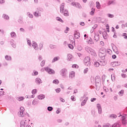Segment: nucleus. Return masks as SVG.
Listing matches in <instances>:
<instances>
[{
    "mask_svg": "<svg viewBox=\"0 0 127 127\" xmlns=\"http://www.w3.org/2000/svg\"><path fill=\"white\" fill-rule=\"evenodd\" d=\"M84 64L88 67L91 66V58L89 57H86L84 59Z\"/></svg>",
    "mask_w": 127,
    "mask_h": 127,
    "instance_id": "obj_1",
    "label": "nucleus"
},
{
    "mask_svg": "<svg viewBox=\"0 0 127 127\" xmlns=\"http://www.w3.org/2000/svg\"><path fill=\"white\" fill-rule=\"evenodd\" d=\"M87 51L88 53H90L91 55H93V56H97V54L96 53L95 50L88 48L87 49Z\"/></svg>",
    "mask_w": 127,
    "mask_h": 127,
    "instance_id": "obj_2",
    "label": "nucleus"
},
{
    "mask_svg": "<svg viewBox=\"0 0 127 127\" xmlns=\"http://www.w3.org/2000/svg\"><path fill=\"white\" fill-rule=\"evenodd\" d=\"M60 74L63 77H65L67 75V69L65 68H63L61 71Z\"/></svg>",
    "mask_w": 127,
    "mask_h": 127,
    "instance_id": "obj_3",
    "label": "nucleus"
},
{
    "mask_svg": "<svg viewBox=\"0 0 127 127\" xmlns=\"http://www.w3.org/2000/svg\"><path fill=\"white\" fill-rule=\"evenodd\" d=\"M24 112V108L21 107L20 108V111L18 113L19 117H23Z\"/></svg>",
    "mask_w": 127,
    "mask_h": 127,
    "instance_id": "obj_4",
    "label": "nucleus"
},
{
    "mask_svg": "<svg viewBox=\"0 0 127 127\" xmlns=\"http://www.w3.org/2000/svg\"><path fill=\"white\" fill-rule=\"evenodd\" d=\"M45 70L48 72L49 74H55V71L54 70L48 67H45Z\"/></svg>",
    "mask_w": 127,
    "mask_h": 127,
    "instance_id": "obj_5",
    "label": "nucleus"
},
{
    "mask_svg": "<svg viewBox=\"0 0 127 127\" xmlns=\"http://www.w3.org/2000/svg\"><path fill=\"white\" fill-rule=\"evenodd\" d=\"M96 83H101V77L99 76H96L95 78Z\"/></svg>",
    "mask_w": 127,
    "mask_h": 127,
    "instance_id": "obj_6",
    "label": "nucleus"
},
{
    "mask_svg": "<svg viewBox=\"0 0 127 127\" xmlns=\"http://www.w3.org/2000/svg\"><path fill=\"white\" fill-rule=\"evenodd\" d=\"M71 4L73 5V6H75L76 7H78V8H80L81 6L80 5V4L79 3L75 2H72L71 3Z\"/></svg>",
    "mask_w": 127,
    "mask_h": 127,
    "instance_id": "obj_7",
    "label": "nucleus"
},
{
    "mask_svg": "<svg viewBox=\"0 0 127 127\" xmlns=\"http://www.w3.org/2000/svg\"><path fill=\"white\" fill-rule=\"evenodd\" d=\"M69 78L71 79H73V78H75V72L74 71H71L69 73Z\"/></svg>",
    "mask_w": 127,
    "mask_h": 127,
    "instance_id": "obj_8",
    "label": "nucleus"
},
{
    "mask_svg": "<svg viewBox=\"0 0 127 127\" xmlns=\"http://www.w3.org/2000/svg\"><path fill=\"white\" fill-rule=\"evenodd\" d=\"M112 66L115 67V66H119V65H121V63L119 62H114L111 63Z\"/></svg>",
    "mask_w": 127,
    "mask_h": 127,
    "instance_id": "obj_9",
    "label": "nucleus"
},
{
    "mask_svg": "<svg viewBox=\"0 0 127 127\" xmlns=\"http://www.w3.org/2000/svg\"><path fill=\"white\" fill-rule=\"evenodd\" d=\"M99 56L100 58L104 59L106 56V53H99Z\"/></svg>",
    "mask_w": 127,
    "mask_h": 127,
    "instance_id": "obj_10",
    "label": "nucleus"
},
{
    "mask_svg": "<svg viewBox=\"0 0 127 127\" xmlns=\"http://www.w3.org/2000/svg\"><path fill=\"white\" fill-rule=\"evenodd\" d=\"M99 53H106V49L104 48H101L99 50Z\"/></svg>",
    "mask_w": 127,
    "mask_h": 127,
    "instance_id": "obj_11",
    "label": "nucleus"
},
{
    "mask_svg": "<svg viewBox=\"0 0 127 127\" xmlns=\"http://www.w3.org/2000/svg\"><path fill=\"white\" fill-rule=\"evenodd\" d=\"M122 124L125 125L127 124V120H126V117L125 116L122 117Z\"/></svg>",
    "mask_w": 127,
    "mask_h": 127,
    "instance_id": "obj_12",
    "label": "nucleus"
},
{
    "mask_svg": "<svg viewBox=\"0 0 127 127\" xmlns=\"http://www.w3.org/2000/svg\"><path fill=\"white\" fill-rule=\"evenodd\" d=\"M32 46L36 50H37V49H38V46L37 45V44L36 42H34L33 43Z\"/></svg>",
    "mask_w": 127,
    "mask_h": 127,
    "instance_id": "obj_13",
    "label": "nucleus"
},
{
    "mask_svg": "<svg viewBox=\"0 0 127 127\" xmlns=\"http://www.w3.org/2000/svg\"><path fill=\"white\" fill-rule=\"evenodd\" d=\"M64 3H63L62 5H61V12H62V13H63V12H64Z\"/></svg>",
    "mask_w": 127,
    "mask_h": 127,
    "instance_id": "obj_14",
    "label": "nucleus"
},
{
    "mask_svg": "<svg viewBox=\"0 0 127 127\" xmlns=\"http://www.w3.org/2000/svg\"><path fill=\"white\" fill-rule=\"evenodd\" d=\"M63 13H64V16H69V12H68V10L65 9L63 12Z\"/></svg>",
    "mask_w": 127,
    "mask_h": 127,
    "instance_id": "obj_15",
    "label": "nucleus"
},
{
    "mask_svg": "<svg viewBox=\"0 0 127 127\" xmlns=\"http://www.w3.org/2000/svg\"><path fill=\"white\" fill-rule=\"evenodd\" d=\"M113 127H121V125L119 122H117L116 123H115L113 126Z\"/></svg>",
    "mask_w": 127,
    "mask_h": 127,
    "instance_id": "obj_16",
    "label": "nucleus"
},
{
    "mask_svg": "<svg viewBox=\"0 0 127 127\" xmlns=\"http://www.w3.org/2000/svg\"><path fill=\"white\" fill-rule=\"evenodd\" d=\"M45 98V96L44 95H40L38 96V99H39V100H43Z\"/></svg>",
    "mask_w": 127,
    "mask_h": 127,
    "instance_id": "obj_17",
    "label": "nucleus"
},
{
    "mask_svg": "<svg viewBox=\"0 0 127 127\" xmlns=\"http://www.w3.org/2000/svg\"><path fill=\"white\" fill-rule=\"evenodd\" d=\"M97 108L98 109V113L99 114H102V108H101V106L100 105H97Z\"/></svg>",
    "mask_w": 127,
    "mask_h": 127,
    "instance_id": "obj_18",
    "label": "nucleus"
},
{
    "mask_svg": "<svg viewBox=\"0 0 127 127\" xmlns=\"http://www.w3.org/2000/svg\"><path fill=\"white\" fill-rule=\"evenodd\" d=\"M36 82L38 84H41V83H42V81L41 80V79H40V78H37L36 79Z\"/></svg>",
    "mask_w": 127,
    "mask_h": 127,
    "instance_id": "obj_19",
    "label": "nucleus"
},
{
    "mask_svg": "<svg viewBox=\"0 0 127 127\" xmlns=\"http://www.w3.org/2000/svg\"><path fill=\"white\" fill-rule=\"evenodd\" d=\"M74 37L76 39H78V38H80V33H75L74 34Z\"/></svg>",
    "mask_w": 127,
    "mask_h": 127,
    "instance_id": "obj_20",
    "label": "nucleus"
},
{
    "mask_svg": "<svg viewBox=\"0 0 127 127\" xmlns=\"http://www.w3.org/2000/svg\"><path fill=\"white\" fill-rule=\"evenodd\" d=\"M60 59V58H59V57H56L53 59L52 62L53 63H54V62H56V61H58V60H59Z\"/></svg>",
    "mask_w": 127,
    "mask_h": 127,
    "instance_id": "obj_21",
    "label": "nucleus"
},
{
    "mask_svg": "<svg viewBox=\"0 0 127 127\" xmlns=\"http://www.w3.org/2000/svg\"><path fill=\"white\" fill-rule=\"evenodd\" d=\"M10 44H11V45H12V46L14 47V48H15L16 47V45H15L14 41L13 40L11 41Z\"/></svg>",
    "mask_w": 127,
    "mask_h": 127,
    "instance_id": "obj_22",
    "label": "nucleus"
},
{
    "mask_svg": "<svg viewBox=\"0 0 127 127\" xmlns=\"http://www.w3.org/2000/svg\"><path fill=\"white\" fill-rule=\"evenodd\" d=\"M87 101H88V98L84 99L81 103V106H85L86 103H87Z\"/></svg>",
    "mask_w": 127,
    "mask_h": 127,
    "instance_id": "obj_23",
    "label": "nucleus"
},
{
    "mask_svg": "<svg viewBox=\"0 0 127 127\" xmlns=\"http://www.w3.org/2000/svg\"><path fill=\"white\" fill-rule=\"evenodd\" d=\"M96 7L98 9H100L101 8V4H100V2L98 1L96 2Z\"/></svg>",
    "mask_w": 127,
    "mask_h": 127,
    "instance_id": "obj_24",
    "label": "nucleus"
},
{
    "mask_svg": "<svg viewBox=\"0 0 127 127\" xmlns=\"http://www.w3.org/2000/svg\"><path fill=\"white\" fill-rule=\"evenodd\" d=\"M34 15H35V16H40V13H39V12L37 11V12H34Z\"/></svg>",
    "mask_w": 127,
    "mask_h": 127,
    "instance_id": "obj_25",
    "label": "nucleus"
},
{
    "mask_svg": "<svg viewBox=\"0 0 127 127\" xmlns=\"http://www.w3.org/2000/svg\"><path fill=\"white\" fill-rule=\"evenodd\" d=\"M53 84H56V85H58L59 84V80L58 79H55L53 81Z\"/></svg>",
    "mask_w": 127,
    "mask_h": 127,
    "instance_id": "obj_26",
    "label": "nucleus"
},
{
    "mask_svg": "<svg viewBox=\"0 0 127 127\" xmlns=\"http://www.w3.org/2000/svg\"><path fill=\"white\" fill-rule=\"evenodd\" d=\"M21 127H25V122L24 121H21Z\"/></svg>",
    "mask_w": 127,
    "mask_h": 127,
    "instance_id": "obj_27",
    "label": "nucleus"
},
{
    "mask_svg": "<svg viewBox=\"0 0 127 127\" xmlns=\"http://www.w3.org/2000/svg\"><path fill=\"white\" fill-rule=\"evenodd\" d=\"M3 17H4L5 19H9V17L5 14H3Z\"/></svg>",
    "mask_w": 127,
    "mask_h": 127,
    "instance_id": "obj_28",
    "label": "nucleus"
},
{
    "mask_svg": "<svg viewBox=\"0 0 127 127\" xmlns=\"http://www.w3.org/2000/svg\"><path fill=\"white\" fill-rule=\"evenodd\" d=\"M5 59L6 60H11V57L9 56H5Z\"/></svg>",
    "mask_w": 127,
    "mask_h": 127,
    "instance_id": "obj_29",
    "label": "nucleus"
},
{
    "mask_svg": "<svg viewBox=\"0 0 127 127\" xmlns=\"http://www.w3.org/2000/svg\"><path fill=\"white\" fill-rule=\"evenodd\" d=\"M94 66L95 67H99L100 66V64L99 62H96L94 63Z\"/></svg>",
    "mask_w": 127,
    "mask_h": 127,
    "instance_id": "obj_30",
    "label": "nucleus"
},
{
    "mask_svg": "<svg viewBox=\"0 0 127 127\" xmlns=\"http://www.w3.org/2000/svg\"><path fill=\"white\" fill-rule=\"evenodd\" d=\"M57 20H58V21H60V22H63V20L59 17H57Z\"/></svg>",
    "mask_w": 127,
    "mask_h": 127,
    "instance_id": "obj_31",
    "label": "nucleus"
},
{
    "mask_svg": "<svg viewBox=\"0 0 127 127\" xmlns=\"http://www.w3.org/2000/svg\"><path fill=\"white\" fill-rule=\"evenodd\" d=\"M18 100L20 101H23V100H24V97L21 96V97H19L18 98Z\"/></svg>",
    "mask_w": 127,
    "mask_h": 127,
    "instance_id": "obj_32",
    "label": "nucleus"
},
{
    "mask_svg": "<svg viewBox=\"0 0 127 127\" xmlns=\"http://www.w3.org/2000/svg\"><path fill=\"white\" fill-rule=\"evenodd\" d=\"M95 13V8H92L91 11L90 12V14L93 15Z\"/></svg>",
    "mask_w": 127,
    "mask_h": 127,
    "instance_id": "obj_33",
    "label": "nucleus"
},
{
    "mask_svg": "<svg viewBox=\"0 0 127 127\" xmlns=\"http://www.w3.org/2000/svg\"><path fill=\"white\" fill-rule=\"evenodd\" d=\"M72 67V68H75L76 69L79 68V66L76 64H73Z\"/></svg>",
    "mask_w": 127,
    "mask_h": 127,
    "instance_id": "obj_34",
    "label": "nucleus"
},
{
    "mask_svg": "<svg viewBox=\"0 0 127 127\" xmlns=\"http://www.w3.org/2000/svg\"><path fill=\"white\" fill-rule=\"evenodd\" d=\"M27 14H28V16H29V17H30V18H32L33 17V15L31 14L30 13L28 12Z\"/></svg>",
    "mask_w": 127,
    "mask_h": 127,
    "instance_id": "obj_35",
    "label": "nucleus"
},
{
    "mask_svg": "<svg viewBox=\"0 0 127 127\" xmlns=\"http://www.w3.org/2000/svg\"><path fill=\"white\" fill-rule=\"evenodd\" d=\"M44 65H45V61H42V62L41 63V66L42 67H43V66H44Z\"/></svg>",
    "mask_w": 127,
    "mask_h": 127,
    "instance_id": "obj_36",
    "label": "nucleus"
},
{
    "mask_svg": "<svg viewBox=\"0 0 127 127\" xmlns=\"http://www.w3.org/2000/svg\"><path fill=\"white\" fill-rule=\"evenodd\" d=\"M16 34H15V33L14 32H12L11 33V36H12V37H14L16 36Z\"/></svg>",
    "mask_w": 127,
    "mask_h": 127,
    "instance_id": "obj_37",
    "label": "nucleus"
},
{
    "mask_svg": "<svg viewBox=\"0 0 127 127\" xmlns=\"http://www.w3.org/2000/svg\"><path fill=\"white\" fill-rule=\"evenodd\" d=\"M124 91L122 90L120 92H119V94L120 96H123V95H124Z\"/></svg>",
    "mask_w": 127,
    "mask_h": 127,
    "instance_id": "obj_38",
    "label": "nucleus"
},
{
    "mask_svg": "<svg viewBox=\"0 0 127 127\" xmlns=\"http://www.w3.org/2000/svg\"><path fill=\"white\" fill-rule=\"evenodd\" d=\"M32 94H33V95L36 94V93H37V90H36V89H33V90H32Z\"/></svg>",
    "mask_w": 127,
    "mask_h": 127,
    "instance_id": "obj_39",
    "label": "nucleus"
},
{
    "mask_svg": "<svg viewBox=\"0 0 127 127\" xmlns=\"http://www.w3.org/2000/svg\"><path fill=\"white\" fill-rule=\"evenodd\" d=\"M50 48H52V49H54V48H55L56 47V46L51 44L50 46Z\"/></svg>",
    "mask_w": 127,
    "mask_h": 127,
    "instance_id": "obj_40",
    "label": "nucleus"
},
{
    "mask_svg": "<svg viewBox=\"0 0 127 127\" xmlns=\"http://www.w3.org/2000/svg\"><path fill=\"white\" fill-rule=\"evenodd\" d=\"M68 47L70 48V49H73L74 48V46L72 44H69Z\"/></svg>",
    "mask_w": 127,
    "mask_h": 127,
    "instance_id": "obj_41",
    "label": "nucleus"
},
{
    "mask_svg": "<svg viewBox=\"0 0 127 127\" xmlns=\"http://www.w3.org/2000/svg\"><path fill=\"white\" fill-rule=\"evenodd\" d=\"M69 30H70V29L68 27H66V30L64 31L65 33H68Z\"/></svg>",
    "mask_w": 127,
    "mask_h": 127,
    "instance_id": "obj_42",
    "label": "nucleus"
},
{
    "mask_svg": "<svg viewBox=\"0 0 127 127\" xmlns=\"http://www.w3.org/2000/svg\"><path fill=\"white\" fill-rule=\"evenodd\" d=\"M110 117H111V118H113V119H116V118H117V115H111V116H110Z\"/></svg>",
    "mask_w": 127,
    "mask_h": 127,
    "instance_id": "obj_43",
    "label": "nucleus"
},
{
    "mask_svg": "<svg viewBox=\"0 0 127 127\" xmlns=\"http://www.w3.org/2000/svg\"><path fill=\"white\" fill-rule=\"evenodd\" d=\"M100 44L102 47L105 46V43H104V42H103V41H100Z\"/></svg>",
    "mask_w": 127,
    "mask_h": 127,
    "instance_id": "obj_44",
    "label": "nucleus"
},
{
    "mask_svg": "<svg viewBox=\"0 0 127 127\" xmlns=\"http://www.w3.org/2000/svg\"><path fill=\"white\" fill-rule=\"evenodd\" d=\"M39 46L40 47V49H41L42 47H43V44L42 43H40Z\"/></svg>",
    "mask_w": 127,
    "mask_h": 127,
    "instance_id": "obj_45",
    "label": "nucleus"
},
{
    "mask_svg": "<svg viewBox=\"0 0 127 127\" xmlns=\"http://www.w3.org/2000/svg\"><path fill=\"white\" fill-rule=\"evenodd\" d=\"M52 110H53V108H52V107H48V110L50 112H51Z\"/></svg>",
    "mask_w": 127,
    "mask_h": 127,
    "instance_id": "obj_46",
    "label": "nucleus"
},
{
    "mask_svg": "<svg viewBox=\"0 0 127 127\" xmlns=\"http://www.w3.org/2000/svg\"><path fill=\"white\" fill-rule=\"evenodd\" d=\"M121 76L123 78H127V74H125V73H122L121 74Z\"/></svg>",
    "mask_w": 127,
    "mask_h": 127,
    "instance_id": "obj_47",
    "label": "nucleus"
},
{
    "mask_svg": "<svg viewBox=\"0 0 127 127\" xmlns=\"http://www.w3.org/2000/svg\"><path fill=\"white\" fill-rule=\"evenodd\" d=\"M56 91L57 93H60V92H61V89L60 88H58L56 89Z\"/></svg>",
    "mask_w": 127,
    "mask_h": 127,
    "instance_id": "obj_48",
    "label": "nucleus"
},
{
    "mask_svg": "<svg viewBox=\"0 0 127 127\" xmlns=\"http://www.w3.org/2000/svg\"><path fill=\"white\" fill-rule=\"evenodd\" d=\"M108 16L109 17H110V18H113V17H114V14H108Z\"/></svg>",
    "mask_w": 127,
    "mask_h": 127,
    "instance_id": "obj_49",
    "label": "nucleus"
},
{
    "mask_svg": "<svg viewBox=\"0 0 127 127\" xmlns=\"http://www.w3.org/2000/svg\"><path fill=\"white\" fill-rule=\"evenodd\" d=\"M27 43H28V45H29V46H31V41H30V40H28Z\"/></svg>",
    "mask_w": 127,
    "mask_h": 127,
    "instance_id": "obj_50",
    "label": "nucleus"
},
{
    "mask_svg": "<svg viewBox=\"0 0 127 127\" xmlns=\"http://www.w3.org/2000/svg\"><path fill=\"white\" fill-rule=\"evenodd\" d=\"M103 127H111V125L110 124H106L103 126Z\"/></svg>",
    "mask_w": 127,
    "mask_h": 127,
    "instance_id": "obj_51",
    "label": "nucleus"
},
{
    "mask_svg": "<svg viewBox=\"0 0 127 127\" xmlns=\"http://www.w3.org/2000/svg\"><path fill=\"white\" fill-rule=\"evenodd\" d=\"M71 99L72 100V101H76V98H75V96H72L71 97Z\"/></svg>",
    "mask_w": 127,
    "mask_h": 127,
    "instance_id": "obj_52",
    "label": "nucleus"
},
{
    "mask_svg": "<svg viewBox=\"0 0 127 127\" xmlns=\"http://www.w3.org/2000/svg\"><path fill=\"white\" fill-rule=\"evenodd\" d=\"M96 100H97L96 98H92L91 99V102H95V101H96Z\"/></svg>",
    "mask_w": 127,
    "mask_h": 127,
    "instance_id": "obj_53",
    "label": "nucleus"
},
{
    "mask_svg": "<svg viewBox=\"0 0 127 127\" xmlns=\"http://www.w3.org/2000/svg\"><path fill=\"white\" fill-rule=\"evenodd\" d=\"M106 27H107L106 29L107 30V32H110V28H109V25H106Z\"/></svg>",
    "mask_w": 127,
    "mask_h": 127,
    "instance_id": "obj_54",
    "label": "nucleus"
},
{
    "mask_svg": "<svg viewBox=\"0 0 127 127\" xmlns=\"http://www.w3.org/2000/svg\"><path fill=\"white\" fill-rule=\"evenodd\" d=\"M67 57H68L69 60H70V59H71V58H72V55H70V54H68V55H67Z\"/></svg>",
    "mask_w": 127,
    "mask_h": 127,
    "instance_id": "obj_55",
    "label": "nucleus"
},
{
    "mask_svg": "<svg viewBox=\"0 0 127 127\" xmlns=\"http://www.w3.org/2000/svg\"><path fill=\"white\" fill-rule=\"evenodd\" d=\"M114 2V1H109L108 3V5H110V4H112Z\"/></svg>",
    "mask_w": 127,
    "mask_h": 127,
    "instance_id": "obj_56",
    "label": "nucleus"
},
{
    "mask_svg": "<svg viewBox=\"0 0 127 127\" xmlns=\"http://www.w3.org/2000/svg\"><path fill=\"white\" fill-rule=\"evenodd\" d=\"M123 36L124 37V38H125V39H127V34H126V33L124 34Z\"/></svg>",
    "mask_w": 127,
    "mask_h": 127,
    "instance_id": "obj_57",
    "label": "nucleus"
},
{
    "mask_svg": "<svg viewBox=\"0 0 127 127\" xmlns=\"http://www.w3.org/2000/svg\"><path fill=\"white\" fill-rule=\"evenodd\" d=\"M112 58L113 59H116L117 58V56H116L115 55H112Z\"/></svg>",
    "mask_w": 127,
    "mask_h": 127,
    "instance_id": "obj_58",
    "label": "nucleus"
},
{
    "mask_svg": "<svg viewBox=\"0 0 127 127\" xmlns=\"http://www.w3.org/2000/svg\"><path fill=\"white\" fill-rule=\"evenodd\" d=\"M96 37H97V38H96V36L94 37V39L96 40V41H98V40H99V37L96 36Z\"/></svg>",
    "mask_w": 127,
    "mask_h": 127,
    "instance_id": "obj_59",
    "label": "nucleus"
},
{
    "mask_svg": "<svg viewBox=\"0 0 127 127\" xmlns=\"http://www.w3.org/2000/svg\"><path fill=\"white\" fill-rule=\"evenodd\" d=\"M80 24V25H82V26H84V25H85V23H84V22H81Z\"/></svg>",
    "mask_w": 127,
    "mask_h": 127,
    "instance_id": "obj_60",
    "label": "nucleus"
},
{
    "mask_svg": "<svg viewBox=\"0 0 127 127\" xmlns=\"http://www.w3.org/2000/svg\"><path fill=\"white\" fill-rule=\"evenodd\" d=\"M60 100L63 103H64L65 102V100H64L63 98H60Z\"/></svg>",
    "mask_w": 127,
    "mask_h": 127,
    "instance_id": "obj_61",
    "label": "nucleus"
},
{
    "mask_svg": "<svg viewBox=\"0 0 127 127\" xmlns=\"http://www.w3.org/2000/svg\"><path fill=\"white\" fill-rule=\"evenodd\" d=\"M4 2V0H0V3H3Z\"/></svg>",
    "mask_w": 127,
    "mask_h": 127,
    "instance_id": "obj_62",
    "label": "nucleus"
},
{
    "mask_svg": "<svg viewBox=\"0 0 127 127\" xmlns=\"http://www.w3.org/2000/svg\"><path fill=\"white\" fill-rule=\"evenodd\" d=\"M36 75H38V72H37V71H35L34 72V75L36 76Z\"/></svg>",
    "mask_w": 127,
    "mask_h": 127,
    "instance_id": "obj_63",
    "label": "nucleus"
},
{
    "mask_svg": "<svg viewBox=\"0 0 127 127\" xmlns=\"http://www.w3.org/2000/svg\"><path fill=\"white\" fill-rule=\"evenodd\" d=\"M0 32H1V33H4V31L3 29H0Z\"/></svg>",
    "mask_w": 127,
    "mask_h": 127,
    "instance_id": "obj_64",
    "label": "nucleus"
}]
</instances>
